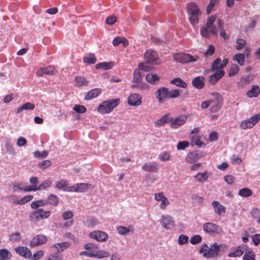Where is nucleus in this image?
Masks as SVG:
<instances>
[{"mask_svg": "<svg viewBox=\"0 0 260 260\" xmlns=\"http://www.w3.org/2000/svg\"><path fill=\"white\" fill-rule=\"evenodd\" d=\"M159 76L154 73L148 74L146 76L147 81L150 84H155L156 82H158L159 80Z\"/></svg>", "mask_w": 260, "mask_h": 260, "instance_id": "33", "label": "nucleus"}, {"mask_svg": "<svg viewBox=\"0 0 260 260\" xmlns=\"http://www.w3.org/2000/svg\"><path fill=\"white\" fill-rule=\"evenodd\" d=\"M219 0H210L209 5L207 7L206 12L207 14H209L212 11L214 6L217 4Z\"/></svg>", "mask_w": 260, "mask_h": 260, "instance_id": "55", "label": "nucleus"}, {"mask_svg": "<svg viewBox=\"0 0 260 260\" xmlns=\"http://www.w3.org/2000/svg\"><path fill=\"white\" fill-rule=\"evenodd\" d=\"M32 195H27L22 198L20 201L17 202L18 204L22 205L30 201L33 199Z\"/></svg>", "mask_w": 260, "mask_h": 260, "instance_id": "58", "label": "nucleus"}, {"mask_svg": "<svg viewBox=\"0 0 260 260\" xmlns=\"http://www.w3.org/2000/svg\"><path fill=\"white\" fill-rule=\"evenodd\" d=\"M260 94V88L258 85H252L251 89L246 92V95L249 98H256Z\"/></svg>", "mask_w": 260, "mask_h": 260, "instance_id": "25", "label": "nucleus"}, {"mask_svg": "<svg viewBox=\"0 0 260 260\" xmlns=\"http://www.w3.org/2000/svg\"><path fill=\"white\" fill-rule=\"evenodd\" d=\"M29 215V219L31 221L38 222L40 220L48 218L51 215L50 210H44L43 208L37 209Z\"/></svg>", "mask_w": 260, "mask_h": 260, "instance_id": "5", "label": "nucleus"}, {"mask_svg": "<svg viewBox=\"0 0 260 260\" xmlns=\"http://www.w3.org/2000/svg\"><path fill=\"white\" fill-rule=\"evenodd\" d=\"M214 212L217 215L221 216L226 212V207L221 205L218 201H214L212 202Z\"/></svg>", "mask_w": 260, "mask_h": 260, "instance_id": "20", "label": "nucleus"}, {"mask_svg": "<svg viewBox=\"0 0 260 260\" xmlns=\"http://www.w3.org/2000/svg\"><path fill=\"white\" fill-rule=\"evenodd\" d=\"M171 84H174L177 86L185 88L187 86V83L180 78H175L170 81Z\"/></svg>", "mask_w": 260, "mask_h": 260, "instance_id": "32", "label": "nucleus"}, {"mask_svg": "<svg viewBox=\"0 0 260 260\" xmlns=\"http://www.w3.org/2000/svg\"><path fill=\"white\" fill-rule=\"evenodd\" d=\"M101 89L100 88H96L92 89L85 94L84 100L89 101L95 98L101 94Z\"/></svg>", "mask_w": 260, "mask_h": 260, "instance_id": "21", "label": "nucleus"}, {"mask_svg": "<svg viewBox=\"0 0 260 260\" xmlns=\"http://www.w3.org/2000/svg\"><path fill=\"white\" fill-rule=\"evenodd\" d=\"M52 182L50 179L44 180L41 184L37 186L38 190H44L51 185Z\"/></svg>", "mask_w": 260, "mask_h": 260, "instance_id": "49", "label": "nucleus"}, {"mask_svg": "<svg viewBox=\"0 0 260 260\" xmlns=\"http://www.w3.org/2000/svg\"><path fill=\"white\" fill-rule=\"evenodd\" d=\"M54 69L53 67L49 66L47 68H41L37 72V75L38 76H42L44 74L46 75H53Z\"/></svg>", "mask_w": 260, "mask_h": 260, "instance_id": "29", "label": "nucleus"}, {"mask_svg": "<svg viewBox=\"0 0 260 260\" xmlns=\"http://www.w3.org/2000/svg\"><path fill=\"white\" fill-rule=\"evenodd\" d=\"M156 98L159 104H164L168 99V88L162 87L158 88L155 92Z\"/></svg>", "mask_w": 260, "mask_h": 260, "instance_id": "13", "label": "nucleus"}, {"mask_svg": "<svg viewBox=\"0 0 260 260\" xmlns=\"http://www.w3.org/2000/svg\"><path fill=\"white\" fill-rule=\"evenodd\" d=\"M75 86L77 87H81L84 85L86 86L88 84V81L82 76L76 77L75 79Z\"/></svg>", "mask_w": 260, "mask_h": 260, "instance_id": "36", "label": "nucleus"}, {"mask_svg": "<svg viewBox=\"0 0 260 260\" xmlns=\"http://www.w3.org/2000/svg\"><path fill=\"white\" fill-rule=\"evenodd\" d=\"M255 255L254 251L249 249L246 251L243 258L244 260H255Z\"/></svg>", "mask_w": 260, "mask_h": 260, "instance_id": "43", "label": "nucleus"}, {"mask_svg": "<svg viewBox=\"0 0 260 260\" xmlns=\"http://www.w3.org/2000/svg\"><path fill=\"white\" fill-rule=\"evenodd\" d=\"M205 78L204 77L198 76L193 79L192 81V85L197 89H202L205 85Z\"/></svg>", "mask_w": 260, "mask_h": 260, "instance_id": "24", "label": "nucleus"}, {"mask_svg": "<svg viewBox=\"0 0 260 260\" xmlns=\"http://www.w3.org/2000/svg\"><path fill=\"white\" fill-rule=\"evenodd\" d=\"M51 162L49 160H43L38 164V167L43 169H45L51 166Z\"/></svg>", "mask_w": 260, "mask_h": 260, "instance_id": "64", "label": "nucleus"}, {"mask_svg": "<svg viewBox=\"0 0 260 260\" xmlns=\"http://www.w3.org/2000/svg\"><path fill=\"white\" fill-rule=\"evenodd\" d=\"M209 177V175L207 172L203 173H198L194 176V179L200 183H203L206 181Z\"/></svg>", "mask_w": 260, "mask_h": 260, "instance_id": "31", "label": "nucleus"}, {"mask_svg": "<svg viewBox=\"0 0 260 260\" xmlns=\"http://www.w3.org/2000/svg\"><path fill=\"white\" fill-rule=\"evenodd\" d=\"M58 199V198L56 196L51 194L48 197V203L56 206L59 203Z\"/></svg>", "mask_w": 260, "mask_h": 260, "instance_id": "45", "label": "nucleus"}, {"mask_svg": "<svg viewBox=\"0 0 260 260\" xmlns=\"http://www.w3.org/2000/svg\"><path fill=\"white\" fill-rule=\"evenodd\" d=\"M187 119V116L185 115H180L175 119L172 118L170 126L172 128L176 129L179 126L184 124Z\"/></svg>", "mask_w": 260, "mask_h": 260, "instance_id": "15", "label": "nucleus"}, {"mask_svg": "<svg viewBox=\"0 0 260 260\" xmlns=\"http://www.w3.org/2000/svg\"><path fill=\"white\" fill-rule=\"evenodd\" d=\"M128 104L131 106H139L142 104V96L138 93H131L128 97Z\"/></svg>", "mask_w": 260, "mask_h": 260, "instance_id": "14", "label": "nucleus"}, {"mask_svg": "<svg viewBox=\"0 0 260 260\" xmlns=\"http://www.w3.org/2000/svg\"><path fill=\"white\" fill-rule=\"evenodd\" d=\"M44 252L42 250L36 252L32 256L31 260H38L40 259L44 255Z\"/></svg>", "mask_w": 260, "mask_h": 260, "instance_id": "62", "label": "nucleus"}, {"mask_svg": "<svg viewBox=\"0 0 260 260\" xmlns=\"http://www.w3.org/2000/svg\"><path fill=\"white\" fill-rule=\"evenodd\" d=\"M214 98L210 100V112L211 113H216L219 111L222 105L223 99L221 95L217 92H214L212 94Z\"/></svg>", "mask_w": 260, "mask_h": 260, "instance_id": "4", "label": "nucleus"}, {"mask_svg": "<svg viewBox=\"0 0 260 260\" xmlns=\"http://www.w3.org/2000/svg\"><path fill=\"white\" fill-rule=\"evenodd\" d=\"M225 72L223 70L217 71L209 77V81L211 84H215L224 75Z\"/></svg>", "mask_w": 260, "mask_h": 260, "instance_id": "18", "label": "nucleus"}, {"mask_svg": "<svg viewBox=\"0 0 260 260\" xmlns=\"http://www.w3.org/2000/svg\"><path fill=\"white\" fill-rule=\"evenodd\" d=\"M173 59L178 62L181 63H187L189 62H194L199 58L198 56H192L189 54L183 53H175L173 55Z\"/></svg>", "mask_w": 260, "mask_h": 260, "instance_id": "6", "label": "nucleus"}, {"mask_svg": "<svg viewBox=\"0 0 260 260\" xmlns=\"http://www.w3.org/2000/svg\"><path fill=\"white\" fill-rule=\"evenodd\" d=\"M73 110L79 114H83L86 112V108L84 106L81 105H75Z\"/></svg>", "mask_w": 260, "mask_h": 260, "instance_id": "51", "label": "nucleus"}, {"mask_svg": "<svg viewBox=\"0 0 260 260\" xmlns=\"http://www.w3.org/2000/svg\"><path fill=\"white\" fill-rule=\"evenodd\" d=\"M68 185V182L64 180H61L57 181L55 183V187L58 189H64L67 187Z\"/></svg>", "mask_w": 260, "mask_h": 260, "instance_id": "50", "label": "nucleus"}, {"mask_svg": "<svg viewBox=\"0 0 260 260\" xmlns=\"http://www.w3.org/2000/svg\"><path fill=\"white\" fill-rule=\"evenodd\" d=\"M221 246V245L214 243L208 248L207 252L203 254V256L209 259L217 257L221 255L220 249Z\"/></svg>", "mask_w": 260, "mask_h": 260, "instance_id": "7", "label": "nucleus"}, {"mask_svg": "<svg viewBox=\"0 0 260 260\" xmlns=\"http://www.w3.org/2000/svg\"><path fill=\"white\" fill-rule=\"evenodd\" d=\"M89 237L99 242L106 241L108 238V234L101 231H95L89 233Z\"/></svg>", "mask_w": 260, "mask_h": 260, "instance_id": "11", "label": "nucleus"}, {"mask_svg": "<svg viewBox=\"0 0 260 260\" xmlns=\"http://www.w3.org/2000/svg\"><path fill=\"white\" fill-rule=\"evenodd\" d=\"M243 252H244L242 250L241 247L239 246L233 252L229 253L228 254V256L230 257H240L243 255Z\"/></svg>", "mask_w": 260, "mask_h": 260, "instance_id": "41", "label": "nucleus"}, {"mask_svg": "<svg viewBox=\"0 0 260 260\" xmlns=\"http://www.w3.org/2000/svg\"><path fill=\"white\" fill-rule=\"evenodd\" d=\"M169 113H167L161 117L160 119L156 120L154 124L157 127H160L164 125L165 124L170 122L171 123L172 118L169 117Z\"/></svg>", "mask_w": 260, "mask_h": 260, "instance_id": "23", "label": "nucleus"}, {"mask_svg": "<svg viewBox=\"0 0 260 260\" xmlns=\"http://www.w3.org/2000/svg\"><path fill=\"white\" fill-rule=\"evenodd\" d=\"M143 170L151 173H156L158 170V166L157 164H148L145 163L142 167Z\"/></svg>", "mask_w": 260, "mask_h": 260, "instance_id": "26", "label": "nucleus"}, {"mask_svg": "<svg viewBox=\"0 0 260 260\" xmlns=\"http://www.w3.org/2000/svg\"><path fill=\"white\" fill-rule=\"evenodd\" d=\"M144 58L145 62L148 64H157L160 62L157 53L152 49H149L145 52Z\"/></svg>", "mask_w": 260, "mask_h": 260, "instance_id": "8", "label": "nucleus"}, {"mask_svg": "<svg viewBox=\"0 0 260 260\" xmlns=\"http://www.w3.org/2000/svg\"><path fill=\"white\" fill-rule=\"evenodd\" d=\"M189 144L188 142L187 141L179 142L177 145V149L178 150H184L189 146Z\"/></svg>", "mask_w": 260, "mask_h": 260, "instance_id": "60", "label": "nucleus"}, {"mask_svg": "<svg viewBox=\"0 0 260 260\" xmlns=\"http://www.w3.org/2000/svg\"><path fill=\"white\" fill-rule=\"evenodd\" d=\"M96 59L94 54L90 53L88 56L83 58V62L89 64H94L95 63Z\"/></svg>", "mask_w": 260, "mask_h": 260, "instance_id": "42", "label": "nucleus"}, {"mask_svg": "<svg viewBox=\"0 0 260 260\" xmlns=\"http://www.w3.org/2000/svg\"><path fill=\"white\" fill-rule=\"evenodd\" d=\"M48 152L46 150L42 151H36L34 152V156L38 158H45L48 156Z\"/></svg>", "mask_w": 260, "mask_h": 260, "instance_id": "56", "label": "nucleus"}, {"mask_svg": "<svg viewBox=\"0 0 260 260\" xmlns=\"http://www.w3.org/2000/svg\"><path fill=\"white\" fill-rule=\"evenodd\" d=\"M251 238L255 246L260 244V234H256L252 235Z\"/></svg>", "mask_w": 260, "mask_h": 260, "instance_id": "63", "label": "nucleus"}, {"mask_svg": "<svg viewBox=\"0 0 260 260\" xmlns=\"http://www.w3.org/2000/svg\"><path fill=\"white\" fill-rule=\"evenodd\" d=\"M180 95V90L178 89H171L168 88V99H175L179 97Z\"/></svg>", "mask_w": 260, "mask_h": 260, "instance_id": "40", "label": "nucleus"}, {"mask_svg": "<svg viewBox=\"0 0 260 260\" xmlns=\"http://www.w3.org/2000/svg\"><path fill=\"white\" fill-rule=\"evenodd\" d=\"M187 11L190 23L193 25L198 23L201 13L196 4L193 2L189 3L187 5Z\"/></svg>", "mask_w": 260, "mask_h": 260, "instance_id": "3", "label": "nucleus"}, {"mask_svg": "<svg viewBox=\"0 0 260 260\" xmlns=\"http://www.w3.org/2000/svg\"><path fill=\"white\" fill-rule=\"evenodd\" d=\"M132 88H137L141 90H145L148 89L149 86L146 83L141 82V81L137 84H133L132 86Z\"/></svg>", "mask_w": 260, "mask_h": 260, "instance_id": "48", "label": "nucleus"}, {"mask_svg": "<svg viewBox=\"0 0 260 260\" xmlns=\"http://www.w3.org/2000/svg\"><path fill=\"white\" fill-rule=\"evenodd\" d=\"M229 60L228 58L223 59L221 62V59L219 58H216L212 64V69L213 71H218L222 70L226 65L228 63Z\"/></svg>", "mask_w": 260, "mask_h": 260, "instance_id": "17", "label": "nucleus"}, {"mask_svg": "<svg viewBox=\"0 0 260 260\" xmlns=\"http://www.w3.org/2000/svg\"><path fill=\"white\" fill-rule=\"evenodd\" d=\"M170 155L168 151H164L159 155V158L161 161H168L170 159Z\"/></svg>", "mask_w": 260, "mask_h": 260, "instance_id": "61", "label": "nucleus"}, {"mask_svg": "<svg viewBox=\"0 0 260 260\" xmlns=\"http://www.w3.org/2000/svg\"><path fill=\"white\" fill-rule=\"evenodd\" d=\"M48 204V201L46 200H40L36 201H34L31 203V207L32 209H37L39 207L44 206Z\"/></svg>", "mask_w": 260, "mask_h": 260, "instance_id": "37", "label": "nucleus"}, {"mask_svg": "<svg viewBox=\"0 0 260 260\" xmlns=\"http://www.w3.org/2000/svg\"><path fill=\"white\" fill-rule=\"evenodd\" d=\"M204 231L207 234L213 235L215 233L218 234L220 228L219 226L212 222H206L203 225Z\"/></svg>", "mask_w": 260, "mask_h": 260, "instance_id": "10", "label": "nucleus"}, {"mask_svg": "<svg viewBox=\"0 0 260 260\" xmlns=\"http://www.w3.org/2000/svg\"><path fill=\"white\" fill-rule=\"evenodd\" d=\"M188 240V237L185 235H180L178 239V243L179 245H182L187 242Z\"/></svg>", "mask_w": 260, "mask_h": 260, "instance_id": "57", "label": "nucleus"}, {"mask_svg": "<svg viewBox=\"0 0 260 260\" xmlns=\"http://www.w3.org/2000/svg\"><path fill=\"white\" fill-rule=\"evenodd\" d=\"M246 45L245 40L242 39H238L237 40V45L236 46V49L237 50H241L245 47Z\"/></svg>", "mask_w": 260, "mask_h": 260, "instance_id": "59", "label": "nucleus"}, {"mask_svg": "<svg viewBox=\"0 0 260 260\" xmlns=\"http://www.w3.org/2000/svg\"><path fill=\"white\" fill-rule=\"evenodd\" d=\"M112 44L114 46H117L120 44H122L123 46L126 47L128 45V41L124 37H116L113 39Z\"/></svg>", "mask_w": 260, "mask_h": 260, "instance_id": "28", "label": "nucleus"}, {"mask_svg": "<svg viewBox=\"0 0 260 260\" xmlns=\"http://www.w3.org/2000/svg\"><path fill=\"white\" fill-rule=\"evenodd\" d=\"M120 102V100L119 98L105 101L99 105L97 111L102 114L110 113L119 105Z\"/></svg>", "mask_w": 260, "mask_h": 260, "instance_id": "2", "label": "nucleus"}, {"mask_svg": "<svg viewBox=\"0 0 260 260\" xmlns=\"http://www.w3.org/2000/svg\"><path fill=\"white\" fill-rule=\"evenodd\" d=\"M216 18V15H212L208 18L206 25L201 28L200 33L203 37L209 38L211 35H217L218 30L214 24Z\"/></svg>", "mask_w": 260, "mask_h": 260, "instance_id": "1", "label": "nucleus"}, {"mask_svg": "<svg viewBox=\"0 0 260 260\" xmlns=\"http://www.w3.org/2000/svg\"><path fill=\"white\" fill-rule=\"evenodd\" d=\"M233 60L236 61L240 66H243L245 61V55L243 53L236 54L233 56Z\"/></svg>", "mask_w": 260, "mask_h": 260, "instance_id": "44", "label": "nucleus"}, {"mask_svg": "<svg viewBox=\"0 0 260 260\" xmlns=\"http://www.w3.org/2000/svg\"><path fill=\"white\" fill-rule=\"evenodd\" d=\"M239 71V66L236 64H233L231 66L230 71L229 72V76H233L236 75L237 74H238Z\"/></svg>", "mask_w": 260, "mask_h": 260, "instance_id": "54", "label": "nucleus"}, {"mask_svg": "<svg viewBox=\"0 0 260 260\" xmlns=\"http://www.w3.org/2000/svg\"><path fill=\"white\" fill-rule=\"evenodd\" d=\"M21 239V235L20 233L16 232L12 234L9 236V240L13 242H19Z\"/></svg>", "mask_w": 260, "mask_h": 260, "instance_id": "53", "label": "nucleus"}, {"mask_svg": "<svg viewBox=\"0 0 260 260\" xmlns=\"http://www.w3.org/2000/svg\"><path fill=\"white\" fill-rule=\"evenodd\" d=\"M142 81L141 74L139 70H136L133 74V83L137 84Z\"/></svg>", "mask_w": 260, "mask_h": 260, "instance_id": "47", "label": "nucleus"}, {"mask_svg": "<svg viewBox=\"0 0 260 260\" xmlns=\"http://www.w3.org/2000/svg\"><path fill=\"white\" fill-rule=\"evenodd\" d=\"M239 195L242 197H248L252 195V190L248 188H243L239 190Z\"/></svg>", "mask_w": 260, "mask_h": 260, "instance_id": "46", "label": "nucleus"}, {"mask_svg": "<svg viewBox=\"0 0 260 260\" xmlns=\"http://www.w3.org/2000/svg\"><path fill=\"white\" fill-rule=\"evenodd\" d=\"M12 257L11 252L7 249H0V260H8Z\"/></svg>", "mask_w": 260, "mask_h": 260, "instance_id": "34", "label": "nucleus"}, {"mask_svg": "<svg viewBox=\"0 0 260 260\" xmlns=\"http://www.w3.org/2000/svg\"><path fill=\"white\" fill-rule=\"evenodd\" d=\"M191 142L193 143L194 145L199 147L202 146V142L201 141L200 136H199L197 135L191 136Z\"/></svg>", "mask_w": 260, "mask_h": 260, "instance_id": "52", "label": "nucleus"}, {"mask_svg": "<svg viewBox=\"0 0 260 260\" xmlns=\"http://www.w3.org/2000/svg\"><path fill=\"white\" fill-rule=\"evenodd\" d=\"M70 246V243L68 242H64L55 243L52 246V247L56 249L57 253H60L62 252L64 249L69 248Z\"/></svg>", "mask_w": 260, "mask_h": 260, "instance_id": "27", "label": "nucleus"}, {"mask_svg": "<svg viewBox=\"0 0 260 260\" xmlns=\"http://www.w3.org/2000/svg\"><path fill=\"white\" fill-rule=\"evenodd\" d=\"M113 66V63L112 62H103L96 64L95 68L98 69H103L104 70H107L111 69Z\"/></svg>", "mask_w": 260, "mask_h": 260, "instance_id": "39", "label": "nucleus"}, {"mask_svg": "<svg viewBox=\"0 0 260 260\" xmlns=\"http://www.w3.org/2000/svg\"><path fill=\"white\" fill-rule=\"evenodd\" d=\"M35 108V105L29 102L26 103L19 107L16 111V113H19L23 110H33Z\"/></svg>", "mask_w": 260, "mask_h": 260, "instance_id": "30", "label": "nucleus"}, {"mask_svg": "<svg viewBox=\"0 0 260 260\" xmlns=\"http://www.w3.org/2000/svg\"><path fill=\"white\" fill-rule=\"evenodd\" d=\"M200 157L201 155L198 152L192 151L187 154L185 160L187 163L192 164L197 161Z\"/></svg>", "mask_w": 260, "mask_h": 260, "instance_id": "22", "label": "nucleus"}, {"mask_svg": "<svg viewBox=\"0 0 260 260\" xmlns=\"http://www.w3.org/2000/svg\"><path fill=\"white\" fill-rule=\"evenodd\" d=\"M160 223L164 228L170 230L175 226V221L173 218L169 215H162L161 217Z\"/></svg>", "mask_w": 260, "mask_h": 260, "instance_id": "12", "label": "nucleus"}, {"mask_svg": "<svg viewBox=\"0 0 260 260\" xmlns=\"http://www.w3.org/2000/svg\"><path fill=\"white\" fill-rule=\"evenodd\" d=\"M78 192H82L92 187V185L86 183H80L76 184Z\"/></svg>", "mask_w": 260, "mask_h": 260, "instance_id": "38", "label": "nucleus"}, {"mask_svg": "<svg viewBox=\"0 0 260 260\" xmlns=\"http://www.w3.org/2000/svg\"><path fill=\"white\" fill-rule=\"evenodd\" d=\"M47 241V238L43 234L38 235L32 238L30 245L31 247H36L45 243Z\"/></svg>", "mask_w": 260, "mask_h": 260, "instance_id": "16", "label": "nucleus"}, {"mask_svg": "<svg viewBox=\"0 0 260 260\" xmlns=\"http://www.w3.org/2000/svg\"><path fill=\"white\" fill-rule=\"evenodd\" d=\"M16 252L19 255L26 258L31 257V253L29 249L25 246H18L15 249Z\"/></svg>", "mask_w": 260, "mask_h": 260, "instance_id": "19", "label": "nucleus"}, {"mask_svg": "<svg viewBox=\"0 0 260 260\" xmlns=\"http://www.w3.org/2000/svg\"><path fill=\"white\" fill-rule=\"evenodd\" d=\"M132 229V226H117L116 227V230L118 233V234L120 235H125L131 232Z\"/></svg>", "mask_w": 260, "mask_h": 260, "instance_id": "35", "label": "nucleus"}, {"mask_svg": "<svg viewBox=\"0 0 260 260\" xmlns=\"http://www.w3.org/2000/svg\"><path fill=\"white\" fill-rule=\"evenodd\" d=\"M260 120V114H256L251 117L242 121L240 127L241 129H246L252 128Z\"/></svg>", "mask_w": 260, "mask_h": 260, "instance_id": "9", "label": "nucleus"}]
</instances>
